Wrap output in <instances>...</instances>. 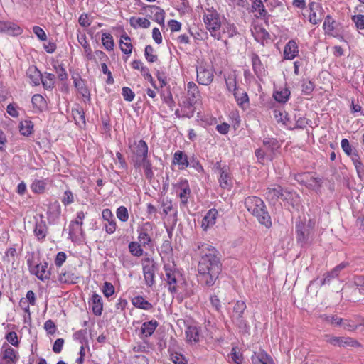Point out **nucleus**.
<instances>
[{
	"mask_svg": "<svg viewBox=\"0 0 364 364\" xmlns=\"http://www.w3.org/2000/svg\"><path fill=\"white\" fill-rule=\"evenodd\" d=\"M200 259L198 264V278L205 287H213L222 271V263L217 250L208 244L198 245Z\"/></svg>",
	"mask_w": 364,
	"mask_h": 364,
	"instance_id": "f257e3e1",
	"label": "nucleus"
},
{
	"mask_svg": "<svg viewBox=\"0 0 364 364\" xmlns=\"http://www.w3.org/2000/svg\"><path fill=\"white\" fill-rule=\"evenodd\" d=\"M245 205L247 211L256 217L261 225L267 228L272 226L271 217L261 198L257 196H249L245 200Z\"/></svg>",
	"mask_w": 364,
	"mask_h": 364,
	"instance_id": "f03ea898",
	"label": "nucleus"
},
{
	"mask_svg": "<svg viewBox=\"0 0 364 364\" xmlns=\"http://www.w3.org/2000/svg\"><path fill=\"white\" fill-rule=\"evenodd\" d=\"M128 146L131 152L130 161L135 168H139L140 162L149 158V146L143 140L128 139Z\"/></svg>",
	"mask_w": 364,
	"mask_h": 364,
	"instance_id": "7ed1b4c3",
	"label": "nucleus"
},
{
	"mask_svg": "<svg viewBox=\"0 0 364 364\" xmlns=\"http://www.w3.org/2000/svg\"><path fill=\"white\" fill-rule=\"evenodd\" d=\"M203 19L205 28L210 32L211 36L218 40L221 39L222 21L218 12L215 10H208L203 14Z\"/></svg>",
	"mask_w": 364,
	"mask_h": 364,
	"instance_id": "20e7f679",
	"label": "nucleus"
},
{
	"mask_svg": "<svg viewBox=\"0 0 364 364\" xmlns=\"http://www.w3.org/2000/svg\"><path fill=\"white\" fill-rule=\"evenodd\" d=\"M265 194L267 198L271 201L282 198L284 200H291L292 205L299 201V198L296 192L284 191L280 186L269 187Z\"/></svg>",
	"mask_w": 364,
	"mask_h": 364,
	"instance_id": "39448f33",
	"label": "nucleus"
},
{
	"mask_svg": "<svg viewBox=\"0 0 364 364\" xmlns=\"http://www.w3.org/2000/svg\"><path fill=\"white\" fill-rule=\"evenodd\" d=\"M341 146L344 153L350 156L351 161L356 169L358 176L361 178L364 174V165L360 160V157L358 151L353 148L347 139H343L341 141Z\"/></svg>",
	"mask_w": 364,
	"mask_h": 364,
	"instance_id": "423d86ee",
	"label": "nucleus"
},
{
	"mask_svg": "<svg viewBox=\"0 0 364 364\" xmlns=\"http://www.w3.org/2000/svg\"><path fill=\"white\" fill-rule=\"evenodd\" d=\"M173 191L180 199L181 205L186 206L191 196V190L188 180L183 178H179L176 183L173 184Z\"/></svg>",
	"mask_w": 364,
	"mask_h": 364,
	"instance_id": "0eeeda50",
	"label": "nucleus"
},
{
	"mask_svg": "<svg viewBox=\"0 0 364 364\" xmlns=\"http://www.w3.org/2000/svg\"><path fill=\"white\" fill-rule=\"evenodd\" d=\"M27 264L30 272L34 274L38 279L42 282L48 281L50 278L51 272L48 269V264L47 262L43 263H36L33 259L28 258L27 259Z\"/></svg>",
	"mask_w": 364,
	"mask_h": 364,
	"instance_id": "6e6552de",
	"label": "nucleus"
},
{
	"mask_svg": "<svg viewBox=\"0 0 364 364\" xmlns=\"http://www.w3.org/2000/svg\"><path fill=\"white\" fill-rule=\"evenodd\" d=\"M197 82L203 85H209L214 78V69L207 63L201 62L196 66Z\"/></svg>",
	"mask_w": 364,
	"mask_h": 364,
	"instance_id": "1a4fd4ad",
	"label": "nucleus"
},
{
	"mask_svg": "<svg viewBox=\"0 0 364 364\" xmlns=\"http://www.w3.org/2000/svg\"><path fill=\"white\" fill-rule=\"evenodd\" d=\"M164 270L165 272L164 280L168 286V291L171 293H176L177 291L178 279L181 276L180 272L176 269L173 263L165 264Z\"/></svg>",
	"mask_w": 364,
	"mask_h": 364,
	"instance_id": "9d476101",
	"label": "nucleus"
},
{
	"mask_svg": "<svg viewBox=\"0 0 364 364\" xmlns=\"http://www.w3.org/2000/svg\"><path fill=\"white\" fill-rule=\"evenodd\" d=\"M323 340L326 343L333 346L338 347H360L361 346L358 341L350 337H338L329 334H326L323 336Z\"/></svg>",
	"mask_w": 364,
	"mask_h": 364,
	"instance_id": "9b49d317",
	"label": "nucleus"
},
{
	"mask_svg": "<svg viewBox=\"0 0 364 364\" xmlns=\"http://www.w3.org/2000/svg\"><path fill=\"white\" fill-rule=\"evenodd\" d=\"M19 353L8 343H4L0 349V364H17Z\"/></svg>",
	"mask_w": 364,
	"mask_h": 364,
	"instance_id": "f8f14e48",
	"label": "nucleus"
},
{
	"mask_svg": "<svg viewBox=\"0 0 364 364\" xmlns=\"http://www.w3.org/2000/svg\"><path fill=\"white\" fill-rule=\"evenodd\" d=\"M154 224L151 222H145L137 228L138 241L143 247H149L151 243V235L153 233Z\"/></svg>",
	"mask_w": 364,
	"mask_h": 364,
	"instance_id": "ddd939ff",
	"label": "nucleus"
},
{
	"mask_svg": "<svg viewBox=\"0 0 364 364\" xmlns=\"http://www.w3.org/2000/svg\"><path fill=\"white\" fill-rule=\"evenodd\" d=\"M246 309V304L242 301H237L233 307L232 319L235 325L241 329L247 328V321L242 318V315Z\"/></svg>",
	"mask_w": 364,
	"mask_h": 364,
	"instance_id": "4468645a",
	"label": "nucleus"
},
{
	"mask_svg": "<svg viewBox=\"0 0 364 364\" xmlns=\"http://www.w3.org/2000/svg\"><path fill=\"white\" fill-rule=\"evenodd\" d=\"M102 218L105 221L103 228L109 234H113L117 229V223L113 213L109 208L104 209L102 212Z\"/></svg>",
	"mask_w": 364,
	"mask_h": 364,
	"instance_id": "2eb2a0df",
	"label": "nucleus"
},
{
	"mask_svg": "<svg viewBox=\"0 0 364 364\" xmlns=\"http://www.w3.org/2000/svg\"><path fill=\"white\" fill-rule=\"evenodd\" d=\"M187 90L188 104L193 107L200 99V94L198 87L194 82H188L186 87Z\"/></svg>",
	"mask_w": 364,
	"mask_h": 364,
	"instance_id": "dca6fc26",
	"label": "nucleus"
},
{
	"mask_svg": "<svg viewBox=\"0 0 364 364\" xmlns=\"http://www.w3.org/2000/svg\"><path fill=\"white\" fill-rule=\"evenodd\" d=\"M252 364H274L272 358L264 350L254 352L251 356Z\"/></svg>",
	"mask_w": 364,
	"mask_h": 364,
	"instance_id": "f3484780",
	"label": "nucleus"
},
{
	"mask_svg": "<svg viewBox=\"0 0 364 364\" xmlns=\"http://www.w3.org/2000/svg\"><path fill=\"white\" fill-rule=\"evenodd\" d=\"M0 32L11 36H18L23 33V29L15 23L0 21Z\"/></svg>",
	"mask_w": 364,
	"mask_h": 364,
	"instance_id": "a211bd4d",
	"label": "nucleus"
},
{
	"mask_svg": "<svg viewBox=\"0 0 364 364\" xmlns=\"http://www.w3.org/2000/svg\"><path fill=\"white\" fill-rule=\"evenodd\" d=\"M73 84L77 92L84 97L85 102L90 101V93L85 81L80 77H73Z\"/></svg>",
	"mask_w": 364,
	"mask_h": 364,
	"instance_id": "6ab92c4d",
	"label": "nucleus"
},
{
	"mask_svg": "<svg viewBox=\"0 0 364 364\" xmlns=\"http://www.w3.org/2000/svg\"><path fill=\"white\" fill-rule=\"evenodd\" d=\"M158 326L159 323L156 320H151L143 323L140 328L141 338L144 340L150 337Z\"/></svg>",
	"mask_w": 364,
	"mask_h": 364,
	"instance_id": "aec40b11",
	"label": "nucleus"
},
{
	"mask_svg": "<svg viewBox=\"0 0 364 364\" xmlns=\"http://www.w3.org/2000/svg\"><path fill=\"white\" fill-rule=\"evenodd\" d=\"M218 216V210L215 208L210 209L203 217L201 223V228L206 231L209 228L215 224Z\"/></svg>",
	"mask_w": 364,
	"mask_h": 364,
	"instance_id": "412c9836",
	"label": "nucleus"
},
{
	"mask_svg": "<svg viewBox=\"0 0 364 364\" xmlns=\"http://www.w3.org/2000/svg\"><path fill=\"white\" fill-rule=\"evenodd\" d=\"M297 241L305 244L308 240L309 228L302 222H296L295 226Z\"/></svg>",
	"mask_w": 364,
	"mask_h": 364,
	"instance_id": "4be33fe9",
	"label": "nucleus"
},
{
	"mask_svg": "<svg viewBox=\"0 0 364 364\" xmlns=\"http://www.w3.org/2000/svg\"><path fill=\"white\" fill-rule=\"evenodd\" d=\"M89 304L92 308L93 314L96 316H100L103 310L102 299L100 294L94 292L92 295Z\"/></svg>",
	"mask_w": 364,
	"mask_h": 364,
	"instance_id": "5701e85b",
	"label": "nucleus"
},
{
	"mask_svg": "<svg viewBox=\"0 0 364 364\" xmlns=\"http://www.w3.org/2000/svg\"><path fill=\"white\" fill-rule=\"evenodd\" d=\"M299 53V46L294 40H290L284 46V58L293 60Z\"/></svg>",
	"mask_w": 364,
	"mask_h": 364,
	"instance_id": "b1692460",
	"label": "nucleus"
},
{
	"mask_svg": "<svg viewBox=\"0 0 364 364\" xmlns=\"http://www.w3.org/2000/svg\"><path fill=\"white\" fill-rule=\"evenodd\" d=\"M172 163L177 165L180 170H183L189 166V161L187 155L180 150L174 153Z\"/></svg>",
	"mask_w": 364,
	"mask_h": 364,
	"instance_id": "393cba45",
	"label": "nucleus"
},
{
	"mask_svg": "<svg viewBox=\"0 0 364 364\" xmlns=\"http://www.w3.org/2000/svg\"><path fill=\"white\" fill-rule=\"evenodd\" d=\"M200 329L198 326H188L185 331L186 341L191 344L198 343L200 341Z\"/></svg>",
	"mask_w": 364,
	"mask_h": 364,
	"instance_id": "a878e982",
	"label": "nucleus"
},
{
	"mask_svg": "<svg viewBox=\"0 0 364 364\" xmlns=\"http://www.w3.org/2000/svg\"><path fill=\"white\" fill-rule=\"evenodd\" d=\"M79 276L73 269L65 270L62 272L60 275L58 280L60 283L63 284H76L78 281Z\"/></svg>",
	"mask_w": 364,
	"mask_h": 364,
	"instance_id": "bb28decb",
	"label": "nucleus"
},
{
	"mask_svg": "<svg viewBox=\"0 0 364 364\" xmlns=\"http://www.w3.org/2000/svg\"><path fill=\"white\" fill-rule=\"evenodd\" d=\"M35 236L39 241H43L48 233V228L46 222L41 219L40 221H37L33 230Z\"/></svg>",
	"mask_w": 364,
	"mask_h": 364,
	"instance_id": "cd10ccee",
	"label": "nucleus"
},
{
	"mask_svg": "<svg viewBox=\"0 0 364 364\" xmlns=\"http://www.w3.org/2000/svg\"><path fill=\"white\" fill-rule=\"evenodd\" d=\"M251 60L253 70L255 75L259 77H262L265 73V69L263 66V64L261 62V60L258 55L255 53H252L251 55Z\"/></svg>",
	"mask_w": 364,
	"mask_h": 364,
	"instance_id": "c85d7f7f",
	"label": "nucleus"
},
{
	"mask_svg": "<svg viewBox=\"0 0 364 364\" xmlns=\"http://www.w3.org/2000/svg\"><path fill=\"white\" fill-rule=\"evenodd\" d=\"M252 34L255 39L261 43H264V41L269 39V33L260 26H255L252 29Z\"/></svg>",
	"mask_w": 364,
	"mask_h": 364,
	"instance_id": "c756f323",
	"label": "nucleus"
},
{
	"mask_svg": "<svg viewBox=\"0 0 364 364\" xmlns=\"http://www.w3.org/2000/svg\"><path fill=\"white\" fill-rule=\"evenodd\" d=\"M72 116L77 125L80 127L85 126V112L82 107L77 105L76 107L72 109Z\"/></svg>",
	"mask_w": 364,
	"mask_h": 364,
	"instance_id": "7c9ffc66",
	"label": "nucleus"
},
{
	"mask_svg": "<svg viewBox=\"0 0 364 364\" xmlns=\"http://www.w3.org/2000/svg\"><path fill=\"white\" fill-rule=\"evenodd\" d=\"M84 230L81 226L69 225V237L73 242H77L84 237Z\"/></svg>",
	"mask_w": 364,
	"mask_h": 364,
	"instance_id": "2f4dec72",
	"label": "nucleus"
},
{
	"mask_svg": "<svg viewBox=\"0 0 364 364\" xmlns=\"http://www.w3.org/2000/svg\"><path fill=\"white\" fill-rule=\"evenodd\" d=\"M309 6L310 9L309 21L314 25H316L321 21V17L317 15L316 10H321V8H320L318 4L315 2H311L309 4Z\"/></svg>",
	"mask_w": 364,
	"mask_h": 364,
	"instance_id": "473e14b6",
	"label": "nucleus"
},
{
	"mask_svg": "<svg viewBox=\"0 0 364 364\" xmlns=\"http://www.w3.org/2000/svg\"><path fill=\"white\" fill-rule=\"evenodd\" d=\"M132 304L136 308L143 310H150L153 307L152 304L141 296L134 297L132 299Z\"/></svg>",
	"mask_w": 364,
	"mask_h": 364,
	"instance_id": "72a5a7b5",
	"label": "nucleus"
},
{
	"mask_svg": "<svg viewBox=\"0 0 364 364\" xmlns=\"http://www.w3.org/2000/svg\"><path fill=\"white\" fill-rule=\"evenodd\" d=\"M143 275L152 272H156V264L151 257H144L141 259Z\"/></svg>",
	"mask_w": 364,
	"mask_h": 364,
	"instance_id": "f704fd0d",
	"label": "nucleus"
},
{
	"mask_svg": "<svg viewBox=\"0 0 364 364\" xmlns=\"http://www.w3.org/2000/svg\"><path fill=\"white\" fill-rule=\"evenodd\" d=\"M142 168L144 169L145 176L149 181H151L154 178V173L153 171V166L151 161L149 160V158L140 162V164L139 165V168Z\"/></svg>",
	"mask_w": 364,
	"mask_h": 364,
	"instance_id": "c9c22d12",
	"label": "nucleus"
},
{
	"mask_svg": "<svg viewBox=\"0 0 364 364\" xmlns=\"http://www.w3.org/2000/svg\"><path fill=\"white\" fill-rule=\"evenodd\" d=\"M27 75L31 79V82L33 85H40L41 78H42V74L38 70V68L35 66L29 67L27 70Z\"/></svg>",
	"mask_w": 364,
	"mask_h": 364,
	"instance_id": "e433bc0d",
	"label": "nucleus"
},
{
	"mask_svg": "<svg viewBox=\"0 0 364 364\" xmlns=\"http://www.w3.org/2000/svg\"><path fill=\"white\" fill-rule=\"evenodd\" d=\"M122 39L119 42V47L122 53L129 55L132 52L133 46L130 43L131 38L127 34L124 33L121 36Z\"/></svg>",
	"mask_w": 364,
	"mask_h": 364,
	"instance_id": "4c0bfd02",
	"label": "nucleus"
},
{
	"mask_svg": "<svg viewBox=\"0 0 364 364\" xmlns=\"http://www.w3.org/2000/svg\"><path fill=\"white\" fill-rule=\"evenodd\" d=\"M129 23L132 27L134 28H137L139 27L143 28H147L150 26L151 22L146 18H136L131 17L129 20Z\"/></svg>",
	"mask_w": 364,
	"mask_h": 364,
	"instance_id": "58836bf2",
	"label": "nucleus"
},
{
	"mask_svg": "<svg viewBox=\"0 0 364 364\" xmlns=\"http://www.w3.org/2000/svg\"><path fill=\"white\" fill-rule=\"evenodd\" d=\"M149 8L155 11V12L151 11V13L154 14V21L161 26H164L165 11L160 7L154 5L149 6Z\"/></svg>",
	"mask_w": 364,
	"mask_h": 364,
	"instance_id": "ea45409f",
	"label": "nucleus"
},
{
	"mask_svg": "<svg viewBox=\"0 0 364 364\" xmlns=\"http://www.w3.org/2000/svg\"><path fill=\"white\" fill-rule=\"evenodd\" d=\"M219 183L220 186L224 189L229 188L230 187L231 178L229 174V168L222 169L220 171Z\"/></svg>",
	"mask_w": 364,
	"mask_h": 364,
	"instance_id": "a19ab883",
	"label": "nucleus"
},
{
	"mask_svg": "<svg viewBox=\"0 0 364 364\" xmlns=\"http://www.w3.org/2000/svg\"><path fill=\"white\" fill-rule=\"evenodd\" d=\"M19 130L22 135L28 136L33 132V123L28 119L21 121L19 124Z\"/></svg>",
	"mask_w": 364,
	"mask_h": 364,
	"instance_id": "79ce46f5",
	"label": "nucleus"
},
{
	"mask_svg": "<svg viewBox=\"0 0 364 364\" xmlns=\"http://www.w3.org/2000/svg\"><path fill=\"white\" fill-rule=\"evenodd\" d=\"M221 28L222 35H226V36L228 38L233 37L237 33L236 26L234 25V23H231L230 22H225L222 23Z\"/></svg>",
	"mask_w": 364,
	"mask_h": 364,
	"instance_id": "37998d69",
	"label": "nucleus"
},
{
	"mask_svg": "<svg viewBox=\"0 0 364 364\" xmlns=\"http://www.w3.org/2000/svg\"><path fill=\"white\" fill-rule=\"evenodd\" d=\"M143 245L138 242H131L129 243L128 249L132 255L134 257H141L144 254Z\"/></svg>",
	"mask_w": 364,
	"mask_h": 364,
	"instance_id": "c03bdc74",
	"label": "nucleus"
},
{
	"mask_svg": "<svg viewBox=\"0 0 364 364\" xmlns=\"http://www.w3.org/2000/svg\"><path fill=\"white\" fill-rule=\"evenodd\" d=\"M233 95L240 107H242L245 104L248 103L249 97L246 92L238 89L233 92Z\"/></svg>",
	"mask_w": 364,
	"mask_h": 364,
	"instance_id": "a18cd8bd",
	"label": "nucleus"
},
{
	"mask_svg": "<svg viewBox=\"0 0 364 364\" xmlns=\"http://www.w3.org/2000/svg\"><path fill=\"white\" fill-rule=\"evenodd\" d=\"M55 77L53 74L45 73L42 75L41 82L45 89H52L54 87Z\"/></svg>",
	"mask_w": 364,
	"mask_h": 364,
	"instance_id": "49530a36",
	"label": "nucleus"
},
{
	"mask_svg": "<svg viewBox=\"0 0 364 364\" xmlns=\"http://www.w3.org/2000/svg\"><path fill=\"white\" fill-rule=\"evenodd\" d=\"M267 0H255L252 5L253 11H256L258 14V17H264L267 11L264 9L263 3Z\"/></svg>",
	"mask_w": 364,
	"mask_h": 364,
	"instance_id": "de8ad7c7",
	"label": "nucleus"
},
{
	"mask_svg": "<svg viewBox=\"0 0 364 364\" xmlns=\"http://www.w3.org/2000/svg\"><path fill=\"white\" fill-rule=\"evenodd\" d=\"M225 80L227 89L230 92H235L238 90L237 87L236 76L234 73H230L228 75H225Z\"/></svg>",
	"mask_w": 364,
	"mask_h": 364,
	"instance_id": "09e8293b",
	"label": "nucleus"
},
{
	"mask_svg": "<svg viewBox=\"0 0 364 364\" xmlns=\"http://www.w3.org/2000/svg\"><path fill=\"white\" fill-rule=\"evenodd\" d=\"M102 43L105 48L111 51L114 48V43L113 40V37L110 33H102Z\"/></svg>",
	"mask_w": 364,
	"mask_h": 364,
	"instance_id": "8fccbe9b",
	"label": "nucleus"
},
{
	"mask_svg": "<svg viewBox=\"0 0 364 364\" xmlns=\"http://www.w3.org/2000/svg\"><path fill=\"white\" fill-rule=\"evenodd\" d=\"M46 182L44 180H35L31 185V191L35 193H42L45 191Z\"/></svg>",
	"mask_w": 364,
	"mask_h": 364,
	"instance_id": "3c124183",
	"label": "nucleus"
},
{
	"mask_svg": "<svg viewBox=\"0 0 364 364\" xmlns=\"http://www.w3.org/2000/svg\"><path fill=\"white\" fill-rule=\"evenodd\" d=\"M335 21L332 18V17L330 15H328L324 20L323 28L326 32V34L335 36L333 33L334 31V24Z\"/></svg>",
	"mask_w": 364,
	"mask_h": 364,
	"instance_id": "603ef678",
	"label": "nucleus"
},
{
	"mask_svg": "<svg viewBox=\"0 0 364 364\" xmlns=\"http://www.w3.org/2000/svg\"><path fill=\"white\" fill-rule=\"evenodd\" d=\"M289 95L290 91L288 89H283L274 93L275 100L282 103H285L289 100Z\"/></svg>",
	"mask_w": 364,
	"mask_h": 364,
	"instance_id": "864d4df0",
	"label": "nucleus"
},
{
	"mask_svg": "<svg viewBox=\"0 0 364 364\" xmlns=\"http://www.w3.org/2000/svg\"><path fill=\"white\" fill-rule=\"evenodd\" d=\"M229 357L235 364H242V354L240 352L237 347L232 348Z\"/></svg>",
	"mask_w": 364,
	"mask_h": 364,
	"instance_id": "5fc2aeb1",
	"label": "nucleus"
},
{
	"mask_svg": "<svg viewBox=\"0 0 364 364\" xmlns=\"http://www.w3.org/2000/svg\"><path fill=\"white\" fill-rule=\"evenodd\" d=\"M33 107L41 110L46 106V100L41 95L36 94L32 97L31 99Z\"/></svg>",
	"mask_w": 364,
	"mask_h": 364,
	"instance_id": "6e6d98bb",
	"label": "nucleus"
},
{
	"mask_svg": "<svg viewBox=\"0 0 364 364\" xmlns=\"http://www.w3.org/2000/svg\"><path fill=\"white\" fill-rule=\"evenodd\" d=\"M102 291L105 297L109 298L114 294L115 289L111 282H105L102 287Z\"/></svg>",
	"mask_w": 364,
	"mask_h": 364,
	"instance_id": "4d7b16f0",
	"label": "nucleus"
},
{
	"mask_svg": "<svg viewBox=\"0 0 364 364\" xmlns=\"http://www.w3.org/2000/svg\"><path fill=\"white\" fill-rule=\"evenodd\" d=\"M73 338L77 341L81 345L84 346L87 343V331L79 330L73 334Z\"/></svg>",
	"mask_w": 364,
	"mask_h": 364,
	"instance_id": "13d9d810",
	"label": "nucleus"
},
{
	"mask_svg": "<svg viewBox=\"0 0 364 364\" xmlns=\"http://www.w3.org/2000/svg\"><path fill=\"white\" fill-rule=\"evenodd\" d=\"M263 144L272 151L277 149L279 146V142L276 139L269 137H267L263 139Z\"/></svg>",
	"mask_w": 364,
	"mask_h": 364,
	"instance_id": "bf43d9fd",
	"label": "nucleus"
},
{
	"mask_svg": "<svg viewBox=\"0 0 364 364\" xmlns=\"http://www.w3.org/2000/svg\"><path fill=\"white\" fill-rule=\"evenodd\" d=\"M117 218L122 222H127L129 219V212L125 206H119L116 211Z\"/></svg>",
	"mask_w": 364,
	"mask_h": 364,
	"instance_id": "052dcab7",
	"label": "nucleus"
},
{
	"mask_svg": "<svg viewBox=\"0 0 364 364\" xmlns=\"http://www.w3.org/2000/svg\"><path fill=\"white\" fill-rule=\"evenodd\" d=\"M161 214L165 217L173 210L172 201L168 198L163 199L161 201Z\"/></svg>",
	"mask_w": 364,
	"mask_h": 364,
	"instance_id": "680f3d73",
	"label": "nucleus"
},
{
	"mask_svg": "<svg viewBox=\"0 0 364 364\" xmlns=\"http://www.w3.org/2000/svg\"><path fill=\"white\" fill-rule=\"evenodd\" d=\"M154 50L153 47L148 45L145 47L144 55L146 59L150 63H154L158 60L156 55L154 54Z\"/></svg>",
	"mask_w": 364,
	"mask_h": 364,
	"instance_id": "e2e57ef3",
	"label": "nucleus"
},
{
	"mask_svg": "<svg viewBox=\"0 0 364 364\" xmlns=\"http://www.w3.org/2000/svg\"><path fill=\"white\" fill-rule=\"evenodd\" d=\"M74 195L73 192L70 190H66L64 192L63 196L61 198L62 203L65 206H67L68 205L72 204L74 202Z\"/></svg>",
	"mask_w": 364,
	"mask_h": 364,
	"instance_id": "0e129e2a",
	"label": "nucleus"
},
{
	"mask_svg": "<svg viewBox=\"0 0 364 364\" xmlns=\"http://www.w3.org/2000/svg\"><path fill=\"white\" fill-rule=\"evenodd\" d=\"M6 340L14 347L19 346V341L17 333L15 331H10L5 336Z\"/></svg>",
	"mask_w": 364,
	"mask_h": 364,
	"instance_id": "69168bd1",
	"label": "nucleus"
},
{
	"mask_svg": "<svg viewBox=\"0 0 364 364\" xmlns=\"http://www.w3.org/2000/svg\"><path fill=\"white\" fill-rule=\"evenodd\" d=\"M352 21L355 23L358 29H364V15H354L352 17Z\"/></svg>",
	"mask_w": 364,
	"mask_h": 364,
	"instance_id": "338daca9",
	"label": "nucleus"
},
{
	"mask_svg": "<svg viewBox=\"0 0 364 364\" xmlns=\"http://www.w3.org/2000/svg\"><path fill=\"white\" fill-rule=\"evenodd\" d=\"M170 357H171V360L175 363V364H186V360H185V358L184 356L181 354V353H171L170 354Z\"/></svg>",
	"mask_w": 364,
	"mask_h": 364,
	"instance_id": "774afa93",
	"label": "nucleus"
}]
</instances>
